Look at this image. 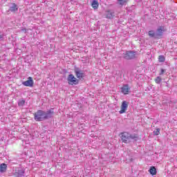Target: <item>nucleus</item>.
<instances>
[{
  "mask_svg": "<svg viewBox=\"0 0 177 177\" xmlns=\"http://www.w3.org/2000/svg\"><path fill=\"white\" fill-rule=\"evenodd\" d=\"M129 85V84H124L121 88V92L123 93V95H128L130 91Z\"/></svg>",
  "mask_w": 177,
  "mask_h": 177,
  "instance_id": "8",
  "label": "nucleus"
},
{
  "mask_svg": "<svg viewBox=\"0 0 177 177\" xmlns=\"http://www.w3.org/2000/svg\"><path fill=\"white\" fill-rule=\"evenodd\" d=\"M162 81V79L160 77H157L156 79H155V82L156 84H160V82H161Z\"/></svg>",
  "mask_w": 177,
  "mask_h": 177,
  "instance_id": "19",
  "label": "nucleus"
},
{
  "mask_svg": "<svg viewBox=\"0 0 177 177\" xmlns=\"http://www.w3.org/2000/svg\"><path fill=\"white\" fill-rule=\"evenodd\" d=\"M129 105V102L127 101H123L120 106V111H119L120 114H124L127 113V110H128V106Z\"/></svg>",
  "mask_w": 177,
  "mask_h": 177,
  "instance_id": "4",
  "label": "nucleus"
},
{
  "mask_svg": "<svg viewBox=\"0 0 177 177\" xmlns=\"http://www.w3.org/2000/svg\"><path fill=\"white\" fill-rule=\"evenodd\" d=\"M149 172L151 175H152L153 176H154V175H157V169H156V167L152 166L150 167V169H149Z\"/></svg>",
  "mask_w": 177,
  "mask_h": 177,
  "instance_id": "11",
  "label": "nucleus"
},
{
  "mask_svg": "<svg viewBox=\"0 0 177 177\" xmlns=\"http://www.w3.org/2000/svg\"><path fill=\"white\" fill-rule=\"evenodd\" d=\"M136 55V53L134 51H127L124 57L127 59V60H131V59H135Z\"/></svg>",
  "mask_w": 177,
  "mask_h": 177,
  "instance_id": "5",
  "label": "nucleus"
},
{
  "mask_svg": "<svg viewBox=\"0 0 177 177\" xmlns=\"http://www.w3.org/2000/svg\"><path fill=\"white\" fill-rule=\"evenodd\" d=\"M148 35L151 38H154V37H156V33L154 32V30H149L148 32Z\"/></svg>",
  "mask_w": 177,
  "mask_h": 177,
  "instance_id": "16",
  "label": "nucleus"
},
{
  "mask_svg": "<svg viewBox=\"0 0 177 177\" xmlns=\"http://www.w3.org/2000/svg\"><path fill=\"white\" fill-rule=\"evenodd\" d=\"M75 74L78 80H82L85 77V73L79 68L75 69Z\"/></svg>",
  "mask_w": 177,
  "mask_h": 177,
  "instance_id": "6",
  "label": "nucleus"
},
{
  "mask_svg": "<svg viewBox=\"0 0 177 177\" xmlns=\"http://www.w3.org/2000/svg\"><path fill=\"white\" fill-rule=\"evenodd\" d=\"M35 121H42L43 120H46L45 118V111L42 110L37 111L35 113H34Z\"/></svg>",
  "mask_w": 177,
  "mask_h": 177,
  "instance_id": "2",
  "label": "nucleus"
},
{
  "mask_svg": "<svg viewBox=\"0 0 177 177\" xmlns=\"http://www.w3.org/2000/svg\"><path fill=\"white\" fill-rule=\"evenodd\" d=\"M18 9H19V8H17V6L15 3H13V4H12V6L10 7V10L11 12H16V11L18 10Z\"/></svg>",
  "mask_w": 177,
  "mask_h": 177,
  "instance_id": "15",
  "label": "nucleus"
},
{
  "mask_svg": "<svg viewBox=\"0 0 177 177\" xmlns=\"http://www.w3.org/2000/svg\"><path fill=\"white\" fill-rule=\"evenodd\" d=\"M114 17V12L106 11V19H113Z\"/></svg>",
  "mask_w": 177,
  "mask_h": 177,
  "instance_id": "14",
  "label": "nucleus"
},
{
  "mask_svg": "<svg viewBox=\"0 0 177 177\" xmlns=\"http://www.w3.org/2000/svg\"><path fill=\"white\" fill-rule=\"evenodd\" d=\"M2 37H3L2 35H0V39H2Z\"/></svg>",
  "mask_w": 177,
  "mask_h": 177,
  "instance_id": "24",
  "label": "nucleus"
},
{
  "mask_svg": "<svg viewBox=\"0 0 177 177\" xmlns=\"http://www.w3.org/2000/svg\"><path fill=\"white\" fill-rule=\"evenodd\" d=\"M18 175L19 176H21L22 175H24V170H19Z\"/></svg>",
  "mask_w": 177,
  "mask_h": 177,
  "instance_id": "22",
  "label": "nucleus"
},
{
  "mask_svg": "<svg viewBox=\"0 0 177 177\" xmlns=\"http://www.w3.org/2000/svg\"><path fill=\"white\" fill-rule=\"evenodd\" d=\"M158 62H160V63H164V62H165V57H164L163 55H159Z\"/></svg>",
  "mask_w": 177,
  "mask_h": 177,
  "instance_id": "17",
  "label": "nucleus"
},
{
  "mask_svg": "<svg viewBox=\"0 0 177 177\" xmlns=\"http://www.w3.org/2000/svg\"><path fill=\"white\" fill-rule=\"evenodd\" d=\"M24 103H26V101L24 100H21V101H19V102L18 103L19 106H24Z\"/></svg>",
  "mask_w": 177,
  "mask_h": 177,
  "instance_id": "20",
  "label": "nucleus"
},
{
  "mask_svg": "<svg viewBox=\"0 0 177 177\" xmlns=\"http://www.w3.org/2000/svg\"><path fill=\"white\" fill-rule=\"evenodd\" d=\"M91 6L93 9H97L99 8V2L96 0H93L91 3Z\"/></svg>",
  "mask_w": 177,
  "mask_h": 177,
  "instance_id": "13",
  "label": "nucleus"
},
{
  "mask_svg": "<svg viewBox=\"0 0 177 177\" xmlns=\"http://www.w3.org/2000/svg\"><path fill=\"white\" fill-rule=\"evenodd\" d=\"M153 133L156 136H158V135H160V129H156V130L155 131H153Z\"/></svg>",
  "mask_w": 177,
  "mask_h": 177,
  "instance_id": "21",
  "label": "nucleus"
},
{
  "mask_svg": "<svg viewBox=\"0 0 177 177\" xmlns=\"http://www.w3.org/2000/svg\"><path fill=\"white\" fill-rule=\"evenodd\" d=\"M164 73H165V69H161L160 73V75H162V74H164Z\"/></svg>",
  "mask_w": 177,
  "mask_h": 177,
  "instance_id": "23",
  "label": "nucleus"
},
{
  "mask_svg": "<svg viewBox=\"0 0 177 177\" xmlns=\"http://www.w3.org/2000/svg\"><path fill=\"white\" fill-rule=\"evenodd\" d=\"M22 85H24V86H30V88H32V86H34V80H32V77H28V80L22 82Z\"/></svg>",
  "mask_w": 177,
  "mask_h": 177,
  "instance_id": "7",
  "label": "nucleus"
},
{
  "mask_svg": "<svg viewBox=\"0 0 177 177\" xmlns=\"http://www.w3.org/2000/svg\"><path fill=\"white\" fill-rule=\"evenodd\" d=\"M165 31V29L164 28V26H160L157 30V35L158 37H162V33Z\"/></svg>",
  "mask_w": 177,
  "mask_h": 177,
  "instance_id": "10",
  "label": "nucleus"
},
{
  "mask_svg": "<svg viewBox=\"0 0 177 177\" xmlns=\"http://www.w3.org/2000/svg\"><path fill=\"white\" fill-rule=\"evenodd\" d=\"M8 166L5 163H2L0 165V172H6V169Z\"/></svg>",
  "mask_w": 177,
  "mask_h": 177,
  "instance_id": "12",
  "label": "nucleus"
},
{
  "mask_svg": "<svg viewBox=\"0 0 177 177\" xmlns=\"http://www.w3.org/2000/svg\"><path fill=\"white\" fill-rule=\"evenodd\" d=\"M54 114L55 111H53V109H50L47 112H44V118H46V120H47V118H50Z\"/></svg>",
  "mask_w": 177,
  "mask_h": 177,
  "instance_id": "9",
  "label": "nucleus"
},
{
  "mask_svg": "<svg viewBox=\"0 0 177 177\" xmlns=\"http://www.w3.org/2000/svg\"><path fill=\"white\" fill-rule=\"evenodd\" d=\"M121 139L123 143H127L129 139H133V137L128 132H123L120 133Z\"/></svg>",
  "mask_w": 177,
  "mask_h": 177,
  "instance_id": "3",
  "label": "nucleus"
},
{
  "mask_svg": "<svg viewBox=\"0 0 177 177\" xmlns=\"http://www.w3.org/2000/svg\"><path fill=\"white\" fill-rule=\"evenodd\" d=\"M67 81L68 85H78L80 83V80L74 76L73 74H70L68 75Z\"/></svg>",
  "mask_w": 177,
  "mask_h": 177,
  "instance_id": "1",
  "label": "nucleus"
},
{
  "mask_svg": "<svg viewBox=\"0 0 177 177\" xmlns=\"http://www.w3.org/2000/svg\"><path fill=\"white\" fill-rule=\"evenodd\" d=\"M119 5H125L128 2V0H118Z\"/></svg>",
  "mask_w": 177,
  "mask_h": 177,
  "instance_id": "18",
  "label": "nucleus"
}]
</instances>
